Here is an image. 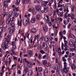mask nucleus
I'll return each instance as SVG.
<instances>
[{
  "mask_svg": "<svg viewBox=\"0 0 76 76\" xmlns=\"http://www.w3.org/2000/svg\"><path fill=\"white\" fill-rule=\"evenodd\" d=\"M10 42L7 40V38H5V42L4 43V45H3L4 46V49H6L8 48H9V46L7 45L8 44H10Z\"/></svg>",
  "mask_w": 76,
  "mask_h": 76,
  "instance_id": "1",
  "label": "nucleus"
},
{
  "mask_svg": "<svg viewBox=\"0 0 76 76\" xmlns=\"http://www.w3.org/2000/svg\"><path fill=\"white\" fill-rule=\"evenodd\" d=\"M23 23L24 26H27L28 24L30 23V22H29V18H27V19H23Z\"/></svg>",
  "mask_w": 76,
  "mask_h": 76,
  "instance_id": "2",
  "label": "nucleus"
},
{
  "mask_svg": "<svg viewBox=\"0 0 76 76\" xmlns=\"http://www.w3.org/2000/svg\"><path fill=\"white\" fill-rule=\"evenodd\" d=\"M42 47L43 49H45L47 48V44L45 42H43L42 45Z\"/></svg>",
  "mask_w": 76,
  "mask_h": 76,
  "instance_id": "3",
  "label": "nucleus"
},
{
  "mask_svg": "<svg viewBox=\"0 0 76 76\" xmlns=\"http://www.w3.org/2000/svg\"><path fill=\"white\" fill-rule=\"evenodd\" d=\"M36 9L38 12H40L41 10V6L40 5H36L35 7Z\"/></svg>",
  "mask_w": 76,
  "mask_h": 76,
  "instance_id": "4",
  "label": "nucleus"
},
{
  "mask_svg": "<svg viewBox=\"0 0 76 76\" xmlns=\"http://www.w3.org/2000/svg\"><path fill=\"white\" fill-rule=\"evenodd\" d=\"M49 71L47 69H45L43 71V75L45 76H48Z\"/></svg>",
  "mask_w": 76,
  "mask_h": 76,
  "instance_id": "5",
  "label": "nucleus"
},
{
  "mask_svg": "<svg viewBox=\"0 0 76 76\" xmlns=\"http://www.w3.org/2000/svg\"><path fill=\"white\" fill-rule=\"evenodd\" d=\"M44 12L47 13L48 11V7L47 6H44Z\"/></svg>",
  "mask_w": 76,
  "mask_h": 76,
  "instance_id": "6",
  "label": "nucleus"
},
{
  "mask_svg": "<svg viewBox=\"0 0 76 76\" xmlns=\"http://www.w3.org/2000/svg\"><path fill=\"white\" fill-rule=\"evenodd\" d=\"M47 3H48V1H43L42 3V6H46L47 4Z\"/></svg>",
  "mask_w": 76,
  "mask_h": 76,
  "instance_id": "7",
  "label": "nucleus"
},
{
  "mask_svg": "<svg viewBox=\"0 0 76 76\" xmlns=\"http://www.w3.org/2000/svg\"><path fill=\"white\" fill-rule=\"evenodd\" d=\"M27 65L29 67H32V64L30 62H27L26 63Z\"/></svg>",
  "mask_w": 76,
  "mask_h": 76,
  "instance_id": "8",
  "label": "nucleus"
},
{
  "mask_svg": "<svg viewBox=\"0 0 76 76\" xmlns=\"http://www.w3.org/2000/svg\"><path fill=\"white\" fill-rule=\"evenodd\" d=\"M67 69V68L66 67H64V68H63V72L66 73H68L69 72V71Z\"/></svg>",
  "mask_w": 76,
  "mask_h": 76,
  "instance_id": "9",
  "label": "nucleus"
},
{
  "mask_svg": "<svg viewBox=\"0 0 76 76\" xmlns=\"http://www.w3.org/2000/svg\"><path fill=\"white\" fill-rule=\"evenodd\" d=\"M30 1V0H22V2L23 3V4H26L28 2H29Z\"/></svg>",
  "mask_w": 76,
  "mask_h": 76,
  "instance_id": "10",
  "label": "nucleus"
},
{
  "mask_svg": "<svg viewBox=\"0 0 76 76\" xmlns=\"http://www.w3.org/2000/svg\"><path fill=\"white\" fill-rule=\"evenodd\" d=\"M4 7H8V3L7 2V1H4Z\"/></svg>",
  "mask_w": 76,
  "mask_h": 76,
  "instance_id": "11",
  "label": "nucleus"
},
{
  "mask_svg": "<svg viewBox=\"0 0 76 76\" xmlns=\"http://www.w3.org/2000/svg\"><path fill=\"white\" fill-rule=\"evenodd\" d=\"M30 31L32 33H36V32H37V30L35 28H33L31 29V30Z\"/></svg>",
  "mask_w": 76,
  "mask_h": 76,
  "instance_id": "12",
  "label": "nucleus"
},
{
  "mask_svg": "<svg viewBox=\"0 0 76 76\" xmlns=\"http://www.w3.org/2000/svg\"><path fill=\"white\" fill-rule=\"evenodd\" d=\"M10 20H11V18H10L9 17V18L7 19L6 21L7 24H9V23H10Z\"/></svg>",
  "mask_w": 76,
  "mask_h": 76,
  "instance_id": "13",
  "label": "nucleus"
},
{
  "mask_svg": "<svg viewBox=\"0 0 76 76\" xmlns=\"http://www.w3.org/2000/svg\"><path fill=\"white\" fill-rule=\"evenodd\" d=\"M43 28L44 29V31H45V32L47 31V30H48V28L45 25L43 26Z\"/></svg>",
  "mask_w": 76,
  "mask_h": 76,
  "instance_id": "14",
  "label": "nucleus"
},
{
  "mask_svg": "<svg viewBox=\"0 0 76 76\" xmlns=\"http://www.w3.org/2000/svg\"><path fill=\"white\" fill-rule=\"evenodd\" d=\"M19 22H20V23ZM18 26H22V20H20V21H19V20H18Z\"/></svg>",
  "mask_w": 76,
  "mask_h": 76,
  "instance_id": "15",
  "label": "nucleus"
},
{
  "mask_svg": "<svg viewBox=\"0 0 76 76\" xmlns=\"http://www.w3.org/2000/svg\"><path fill=\"white\" fill-rule=\"evenodd\" d=\"M36 20V18H32L31 20V22L32 23H35Z\"/></svg>",
  "mask_w": 76,
  "mask_h": 76,
  "instance_id": "16",
  "label": "nucleus"
},
{
  "mask_svg": "<svg viewBox=\"0 0 76 76\" xmlns=\"http://www.w3.org/2000/svg\"><path fill=\"white\" fill-rule=\"evenodd\" d=\"M69 37L70 38H72V39H75V36L73 34H72L70 33L69 34Z\"/></svg>",
  "mask_w": 76,
  "mask_h": 76,
  "instance_id": "17",
  "label": "nucleus"
},
{
  "mask_svg": "<svg viewBox=\"0 0 76 76\" xmlns=\"http://www.w3.org/2000/svg\"><path fill=\"white\" fill-rule=\"evenodd\" d=\"M29 71V69H28V68L27 67H26L25 69H24V71L26 73H28Z\"/></svg>",
  "mask_w": 76,
  "mask_h": 76,
  "instance_id": "18",
  "label": "nucleus"
},
{
  "mask_svg": "<svg viewBox=\"0 0 76 76\" xmlns=\"http://www.w3.org/2000/svg\"><path fill=\"white\" fill-rule=\"evenodd\" d=\"M45 42H48V41H49V38L48 37H45Z\"/></svg>",
  "mask_w": 76,
  "mask_h": 76,
  "instance_id": "19",
  "label": "nucleus"
},
{
  "mask_svg": "<svg viewBox=\"0 0 76 76\" xmlns=\"http://www.w3.org/2000/svg\"><path fill=\"white\" fill-rule=\"evenodd\" d=\"M71 68L72 70L76 69V66H75V64H73L71 65Z\"/></svg>",
  "mask_w": 76,
  "mask_h": 76,
  "instance_id": "20",
  "label": "nucleus"
},
{
  "mask_svg": "<svg viewBox=\"0 0 76 76\" xmlns=\"http://www.w3.org/2000/svg\"><path fill=\"white\" fill-rule=\"evenodd\" d=\"M18 15H19V13L17 12L13 14V16L14 17H17Z\"/></svg>",
  "mask_w": 76,
  "mask_h": 76,
  "instance_id": "21",
  "label": "nucleus"
},
{
  "mask_svg": "<svg viewBox=\"0 0 76 76\" xmlns=\"http://www.w3.org/2000/svg\"><path fill=\"white\" fill-rule=\"evenodd\" d=\"M36 17L37 19V20H38L39 19V18H40V15H37L36 16Z\"/></svg>",
  "mask_w": 76,
  "mask_h": 76,
  "instance_id": "22",
  "label": "nucleus"
},
{
  "mask_svg": "<svg viewBox=\"0 0 76 76\" xmlns=\"http://www.w3.org/2000/svg\"><path fill=\"white\" fill-rule=\"evenodd\" d=\"M32 73V70H29L28 72V76H31Z\"/></svg>",
  "mask_w": 76,
  "mask_h": 76,
  "instance_id": "23",
  "label": "nucleus"
},
{
  "mask_svg": "<svg viewBox=\"0 0 76 76\" xmlns=\"http://www.w3.org/2000/svg\"><path fill=\"white\" fill-rule=\"evenodd\" d=\"M14 30H15V29H14V28L11 29L10 30V31H9L10 33V34H13V32H14Z\"/></svg>",
  "mask_w": 76,
  "mask_h": 76,
  "instance_id": "24",
  "label": "nucleus"
},
{
  "mask_svg": "<svg viewBox=\"0 0 76 76\" xmlns=\"http://www.w3.org/2000/svg\"><path fill=\"white\" fill-rule=\"evenodd\" d=\"M71 18L72 19H74L75 18V14L74 13H72L71 14Z\"/></svg>",
  "mask_w": 76,
  "mask_h": 76,
  "instance_id": "25",
  "label": "nucleus"
},
{
  "mask_svg": "<svg viewBox=\"0 0 76 76\" xmlns=\"http://www.w3.org/2000/svg\"><path fill=\"white\" fill-rule=\"evenodd\" d=\"M12 13H13L12 11H11L9 12L8 18H10V17H12Z\"/></svg>",
  "mask_w": 76,
  "mask_h": 76,
  "instance_id": "26",
  "label": "nucleus"
},
{
  "mask_svg": "<svg viewBox=\"0 0 76 76\" xmlns=\"http://www.w3.org/2000/svg\"><path fill=\"white\" fill-rule=\"evenodd\" d=\"M73 42H72V41H70L69 42V45L71 47H73Z\"/></svg>",
  "mask_w": 76,
  "mask_h": 76,
  "instance_id": "27",
  "label": "nucleus"
},
{
  "mask_svg": "<svg viewBox=\"0 0 76 76\" xmlns=\"http://www.w3.org/2000/svg\"><path fill=\"white\" fill-rule=\"evenodd\" d=\"M11 25L13 29H15V26L13 23L12 22L11 23Z\"/></svg>",
  "mask_w": 76,
  "mask_h": 76,
  "instance_id": "28",
  "label": "nucleus"
},
{
  "mask_svg": "<svg viewBox=\"0 0 76 76\" xmlns=\"http://www.w3.org/2000/svg\"><path fill=\"white\" fill-rule=\"evenodd\" d=\"M31 53H32V52H31V50H28L27 51V54H28V55L31 56Z\"/></svg>",
  "mask_w": 76,
  "mask_h": 76,
  "instance_id": "29",
  "label": "nucleus"
},
{
  "mask_svg": "<svg viewBox=\"0 0 76 76\" xmlns=\"http://www.w3.org/2000/svg\"><path fill=\"white\" fill-rule=\"evenodd\" d=\"M50 48L51 49V50L52 47L53 48V49L54 48V49L55 48L54 47V45H52V46L51 45H50Z\"/></svg>",
  "mask_w": 76,
  "mask_h": 76,
  "instance_id": "30",
  "label": "nucleus"
},
{
  "mask_svg": "<svg viewBox=\"0 0 76 76\" xmlns=\"http://www.w3.org/2000/svg\"><path fill=\"white\" fill-rule=\"evenodd\" d=\"M38 69V71L39 72H41L42 71V67H39Z\"/></svg>",
  "mask_w": 76,
  "mask_h": 76,
  "instance_id": "31",
  "label": "nucleus"
},
{
  "mask_svg": "<svg viewBox=\"0 0 76 76\" xmlns=\"http://www.w3.org/2000/svg\"><path fill=\"white\" fill-rule=\"evenodd\" d=\"M17 67L18 68H19L20 70H22V65L21 64L18 65Z\"/></svg>",
  "mask_w": 76,
  "mask_h": 76,
  "instance_id": "32",
  "label": "nucleus"
},
{
  "mask_svg": "<svg viewBox=\"0 0 76 76\" xmlns=\"http://www.w3.org/2000/svg\"><path fill=\"white\" fill-rule=\"evenodd\" d=\"M58 15L59 16H61V17H63V15L61 14V13L59 12L58 13Z\"/></svg>",
  "mask_w": 76,
  "mask_h": 76,
  "instance_id": "33",
  "label": "nucleus"
},
{
  "mask_svg": "<svg viewBox=\"0 0 76 76\" xmlns=\"http://www.w3.org/2000/svg\"><path fill=\"white\" fill-rule=\"evenodd\" d=\"M64 67H66L67 66V64L66 62H64Z\"/></svg>",
  "mask_w": 76,
  "mask_h": 76,
  "instance_id": "34",
  "label": "nucleus"
},
{
  "mask_svg": "<svg viewBox=\"0 0 76 76\" xmlns=\"http://www.w3.org/2000/svg\"><path fill=\"white\" fill-rule=\"evenodd\" d=\"M32 13L34 15H36L37 13V11L36 10H32Z\"/></svg>",
  "mask_w": 76,
  "mask_h": 76,
  "instance_id": "35",
  "label": "nucleus"
},
{
  "mask_svg": "<svg viewBox=\"0 0 76 76\" xmlns=\"http://www.w3.org/2000/svg\"><path fill=\"white\" fill-rule=\"evenodd\" d=\"M75 11V6H72V11L74 12Z\"/></svg>",
  "mask_w": 76,
  "mask_h": 76,
  "instance_id": "36",
  "label": "nucleus"
},
{
  "mask_svg": "<svg viewBox=\"0 0 76 76\" xmlns=\"http://www.w3.org/2000/svg\"><path fill=\"white\" fill-rule=\"evenodd\" d=\"M43 64L44 65H46L47 64V61L46 60H44V62L43 63Z\"/></svg>",
  "mask_w": 76,
  "mask_h": 76,
  "instance_id": "37",
  "label": "nucleus"
},
{
  "mask_svg": "<svg viewBox=\"0 0 76 76\" xmlns=\"http://www.w3.org/2000/svg\"><path fill=\"white\" fill-rule=\"evenodd\" d=\"M40 53H42V54H45V52L44 50H41L40 51Z\"/></svg>",
  "mask_w": 76,
  "mask_h": 76,
  "instance_id": "38",
  "label": "nucleus"
},
{
  "mask_svg": "<svg viewBox=\"0 0 76 76\" xmlns=\"http://www.w3.org/2000/svg\"><path fill=\"white\" fill-rule=\"evenodd\" d=\"M39 58V59H42V56L41 55V54H39V56H38Z\"/></svg>",
  "mask_w": 76,
  "mask_h": 76,
  "instance_id": "39",
  "label": "nucleus"
},
{
  "mask_svg": "<svg viewBox=\"0 0 76 76\" xmlns=\"http://www.w3.org/2000/svg\"><path fill=\"white\" fill-rule=\"evenodd\" d=\"M62 61H64V62L66 61V59H65V57H62Z\"/></svg>",
  "mask_w": 76,
  "mask_h": 76,
  "instance_id": "40",
  "label": "nucleus"
},
{
  "mask_svg": "<svg viewBox=\"0 0 76 76\" xmlns=\"http://www.w3.org/2000/svg\"><path fill=\"white\" fill-rule=\"evenodd\" d=\"M50 44H54L55 43V42L54 41H53V40H50Z\"/></svg>",
  "mask_w": 76,
  "mask_h": 76,
  "instance_id": "41",
  "label": "nucleus"
},
{
  "mask_svg": "<svg viewBox=\"0 0 76 76\" xmlns=\"http://www.w3.org/2000/svg\"><path fill=\"white\" fill-rule=\"evenodd\" d=\"M73 46L75 48L76 47V42H75L74 44L73 43Z\"/></svg>",
  "mask_w": 76,
  "mask_h": 76,
  "instance_id": "42",
  "label": "nucleus"
},
{
  "mask_svg": "<svg viewBox=\"0 0 76 76\" xmlns=\"http://www.w3.org/2000/svg\"><path fill=\"white\" fill-rule=\"evenodd\" d=\"M14 10H15L17 12L18 11V7H15L14 8Z\"/></svg>",
  "mask_w": 76,
  "mask_h": 76,
  "instance_id": "43",
  "label": "nucleus"
},
{
  "mask_svg": "<svg viewBox=\"0 0 76 76\" xmlns=\"http://www.w3.org/2000/svg\"><path fill=\"white\" fill-rule=\"evenodd\" d=\"M57 52L58 53V54H59V55L61 56V50H58Z\"/></svg>",
  "mask_w": 76,
  "mask_h": 76,
  "instance_id": "44",
  "label": "nucleus"
},
{
  "mask_svg": "<svg viewBox=\"0 0 76 76\" xmlns=\"http://www.w3.org/2000/svg\"><path fill=\"white\" fill-rule=\"evenodd\" d=\"M68 14V13L67 12H66L65 13V14L64 15V18H66L67 17V15Z\"/></svg>",
  "mask_w": 76,
  "mask_h": 76,
  "instance_id": "45",
  "label": "nucleus"
},
{
  "mask_svg": "<svg viewBox=\"0 0 76 76\" xmlns=\"http://www.w3.org/2000/svg\"><path fill=\"white\" fill-rule=\"evenodd\" d=\"M63 47H64V44L63 43H62L61 44V49L62 50H64Z\"/></svg>",
  "mask_w": 76,
  "mask_h": 76,
  "instance_id": "46",
  "label": "nucleus"
},
{
  "mask_svg": "<svg viewBox=\"0 0 76 76\" xmlns=\"http://www.w3.org/2000/svg\"><path fill=\"white\" fill-rule=\"evenodd\" d=\"M10 38H11L10 35H8L7 36V38L8 40H10Z\"/></svg>",
  "mask_w": 76,
  "mask_h": 76,
  "instance_id": "47",
  "label": "nucleus"
},
{
  "mask_svg": "<svg viewBox=\"0 0 76 76\" xmlns=\"http://www.w3.org/2000/svg\"><path fill=\"white\" fill-rule=\"evenodd\" d=\"M71 19H70V18H68L67 20V22L68 23H69V22H70V20H71Z\"/></svg>",
  "mask_w": 76,
  "mask_h": 76,
  "instance_id": "48",
  "label": "nucleus"
},
{
  "mask_svg": "<svg viewBox=\"0 0 76 76\" xmlns=\"http://www.w3.org/2000/svg\"><path fill=\"white\" fill-rule=\"evenodd\" d=\"M56 74L58 75V68H57V69H56Z\"/></svg>",
  "mask_w": 76,
  "mask_h": 76,
  "instance_id": "49",
  "label": "nucleus"
},
{
  "mask_svg": "<svg viewBox=\"0 0 76 76\" xmlns=\"http://www.w3.org/2000/svg\"><path fill=\"white\" fill-rule=\"evenodd\" d=\"M59 35L60 37H61V35H63V33L61 31H60L59 32Z\"/></svg>",
  "mask_w": 76,
  "mask_h": 76,
  "instance_id": "50",
  "label": "nucleus"
},
{
  "mask_svg": "<svg viewBox=\"0 0 76 76\" xmlns=\"http://www.w3.org/2000/svg\"><path fill=\"white\" fill-rule=\"evenodd\" d=\"M15 49H12L11 50V51L12 52V54H14V53H15V51H14Z\"/></svg>",
  "mask_w": 76,
  "mask_h": 76,
  "instance_id": "51",
  "label": "nucleus"
},
{
  "mask_svg": "<svg viewBox=\"0 0 76 76\" xmlns=\"http://www.w3.org/2000/svg\"><path fill=\"white\" fill-rule=\"evenodd\" d=\"M16 45H14L13 46H12V49L15 50V49H16Z\"/></svg>",
  "mask_w": 76,
  "mask_h": 76,
  "instance_id": "52",
  "label": "nucleus"
},
{
  "mask_svg": "<svg viewBox=\"0 0 76 76\" xmlns=\"http://www.w3.org/2000/svg\"><path fill=\"white\" fill-rule=\"evenodd\" d=\"M29 34L27 33L26 34V37H27V38L29 39Z\"/></svg>",
  "mask_w": 76,
  "mask_h": 76,
  "instance_id": "53",
  "label": "nucleus"
},
{
  "mask_svg": "<svg viewBox=\"0 0 76 76\" xmlns=\"http://www.w3.org/2000/svg\"><path fill=\"white\" fill-rule=\"evenodd\" d=\"M47 57V55H44L43 56V57H42L43 59H44L45 58V57Z\"/></svg>",
  "mask_w": 76,
  "mask_h": 76,
  "instance_id": "54",
  "label": "nucleus"
},
{
  "mask_svg": "<svg viewBox=\"0 0 76 76\" xmlns=\"http://www.w3.org/2000/svg\"><path fill=\"white\" fill-rule=\"evenodd\" d=\"M37 39V42H39V41L41 40V38L40 37H39V38Z\"/></svg>",
  "mask_w": 76,
  "mask_h": 76,
  "instance_id": "55",
  "label": "nucleus"
},
{
  "mask_svg": "<svg viewBox=\"0 0 76 76\" xmlns=\"http://www.w3.org/2000/svg\"><path fill=\"white\" fill-rule=\"evenodd\" d=\"M71 26V23H69L68 26V29L69 28H70Z\"/></svg>",
  "mask_w": 76,
  "mask_h": 76,
  "instance_id": "56",
  "label": "nucleus"
},
{
  "mask_svg": "<svg viewBox=\"0 0 76 76\" xmlns=\"http://www.w3.org/2000/svg\"><path fill=\"white\" fill-rule=\"evenodd\" d=\"M35 3H37V4H38L39 3V1L38 0H36L34 2Z\"/></svg>",
  "mask_w": 76,
  "mask_h": 76,
  "instance_id": "57",
  "label": "nucleus"
},
{
  "mask_svg": "<svg viewBox=\"0 0 76 76\" xmlns=\"http://www.w3.org/2000/svg\"><path fill=\"white\" fill-rule=\"evenodd\" d=\"M39 38H40V37H39V36H38V35H37L36 36H35V38H37V39Z\"/></svg>",
  "mask_w": 76,
  "mask_h": 76,
  "instance_id": "58",
  "label": "nucleus"
},
{
  "mask_svg": "<svg viewBox=\"0 0 76 76\" xmlns=\"http://www.w3.org/2000/svg\"><path fill=\"white\" fill-rule=\"evenodd\" d=\"M71 55L72 56H75V55L76 56V54H75L74 53H72Z\"/></svg>",
  "mask_w": 76,
  "mask_h": 76,
  "instance_id": "59",
  "label": "nucleus"
},
{
  "mask_svg": "<svg viewBox=\"0 0 76 76\" xmlns=\"http://www.w3.org/2000/svg\"><path fill=\"white\" fill-rule=\"evenodd\" d=\"M39 42H37L36 43L35 45L36 47H37V46H38V45H39V44H38Z\"/></svg>",
  "mask_w": 76,
  "mask_h": 76,
  "instance_id": "60",
  "label": "nucleus"
},
{
  "mask_svg": "<svg viewBox=\"0 0 76 76\" xmlns=\"http://www.w3.org/2000/svg\"><path fill=\"white\" fill-rule=\"evenodd\" d=\"M65 44H67V41L66 40H64Z\"/></svg>",
  "mask_w": 76,
  "mask_h": 76,
  "instance_id": "61",
  "label": "nucleus"
},
{
  "mask_svg": "<svg viewBox=\"0 0 76 76\" xmlns=\"http://www.w3.org/2000/svg\"><path fill=\"white\" fill-rule=\"evenodd\" d=\"M64 47L65 48H67V44H65Z\"/></svg>",
  "mask_w": 76,
  "mask_h": 76,
  "instance_id": "62",
  "label": "nucleus"
},
{
  "mask_svg": "<svg viewBox=\"0 0 76 76\" xmlns=\"http://www.w3.org/2000/svg\"><path fill=\"white\" fill-rule=\"evenodd\" d=\"M5 64L6 65H7V64H8V61H5Z\"/></svg>",
  "mask_w": 76,
  "mask_h": 76,
  "instance_id": "63",
  "label": "nucleus"
},
{
  "mask_svg": "<svg viewBox=\"0 0 76 76\" xmlns=\"http://www.w3.org/2000/svg\"><path fill=\"white\" fill-rule=\"evenodd\" d=\"M51 72L52 73H55V71L54 69H52L51 71Z\"/></svg>",
  "mask_w": 76,
  "mask_h": 76,
  "instance_id": "64",
  "label": "nucleus"
}]
</instances>
